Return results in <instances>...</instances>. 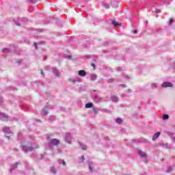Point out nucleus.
Segmentation results:
<instances>
[{"label":"nucleus","instance_id":"e433bc0d","mask_svg":"<svg viewBox=\"0 0 175 175\" xmlns=\"http://www.w3.org/2000/svg\"><path fill=\"white\" fill-rule=\"evenodd\" d=\"M94 113H95V114H96V109H94Z\"/></svg>","mask_w":175,"mask_h":175},{"label":"nucleus","instance_id":"9b49d317","mask_svg":"<svg viewBox=\"0 0 175 175\" xmlns=\"http://www.w3.org/2000/svg\"><path fill=\"white\" fill-rule=\"evenodd\" d=\"M160 135H161V132L156 133L152 137V140H156V139H158Z\"/></svg>","mask_w":175,"mask_h":175},{"label":"nucleus","instance_id":"37998d69","mask_svg":"<svg viewBox=\"0 0 175 175\" xmlns=\"http://www.w3.org/2000/svg\"><path fill=\"white\" fill-rule=\"evenodd\" d=\"M142 175H147V174H142Z\"/></svg>","mask_w":175,"mask_h":175},{"label":"nucleus","instance_id":"a211bd4d","mask_svg":"<svg viewBox=\"0 0 175 175\" xmlns=\"http://www.w3.org/2000/svg\"><path fill=\"white\" fill-rule=\"evenodd\" d=\"M41 113L42 116H47V110L46 109H42Z\"/></svg>","mask_w":175,"mask_h":175},{"label":"nucleus","instance_id":"c9c22d12","mask_svg":"<svg viewBox=\"0 0 175 175\" xmlns=\"http://www.w3.org/2000/svg\"><path fill=\"white\" fill-rule=\"evenodd\" d=\"M92 66L94 68V69H95V64H92Z\"/></svg>","mask_w":175,"mask_h":175},{"label":"nucleus","instance_id":"7c9ffc66","mask_svg":"<svg viewBox=\"0 0 175 175\" xmlns=\"http://www.w3.org/2000/svg\"><path fill=\"white\" fill-rule=\"evenodd\" d=\"M81 161H82V162H84V160L85 159V158H84V156H81Z\"/></svg>","mask_w":175,"mask_h":175},{"label":"nucleus","instance_id":"a19ab883","mask_svg":"<svg viewBox=\"0 0 175 175\" xmlns=\"http://www.w3.org/2000/svg\"><path fill=\"white\" fill-rule=\"evenodd\" d=\"M8 140H10V138H9V137H8Z\"/></svg>","mask_w":175,"mask_h":175},{"label":"nucleus","instance_id":"2eb2a0df","mask_svg":"<svg viewBox=\"0 0 175 175\" xmlns=\"http://www.w3.org/2000/svg\"><path fill=\"white\" fill-rule=\"evenodd\" d=\"M91 80L95 81L96 80V75L90 74Z\"/></svg>","mask_w":175,"mask_h":175},{"label":"nucleus","instance_id":"473e14b6","mask_svg":"<svg viewBox=\"0 0 175 175\" xmlns=\"http://www.w3.org/2000/svg\"><path fill=\"white\" fill-rule=\"evenodd\" d=\"M15 24L18 26H20V23H18V22H15Z\"/></svg>","mask_w":175,"mask_h":175},{"label":"nucleus","instance_id":"f704fd0d","mask_svg":"<svg viewBox=\"0 0 175 175\" xmlns=\"http://www.w3.org/2000/svg\"><path fill=\"white\" fill-rule=\"evenodd\" d=\"M23 20H24L25 22L28 21V19H27V18H24Z\"/></svg>","mask_w":175,"mask_h":175},{"label":"nucleus","instance_id":"4c0bfd02","mask_svg":"<svg viewBox=\"0 0 175 175\" xmlns=\"http://www.w3.org/2000/svg\"><path fill=\"white\" fill-rule=\"evenodd\" d=\"M29 12H32V10H31V8H29Z\"/></svg>","mask_w":175,"mask_h":175},{"label":"nucleus","instance_id":"7ed1b4c3","mask_svg":"<svg viewBox=\"0 0 175 175\" xmlns=\"http://www.w3.org/2000/svg\"><path fill=\"white\" fill-rule=\"evenodd\" d=\"M72 139V137L70 136V133H67L65 137V140L68 143V144H70V139Z\"/></svg>","mask_w":175,"mask_h":175},{"label":"nucleus","instance_id":"4be33fe9","mask_svg":"<svg viewBox=\"0 0 175 175\" xmlns=\"http://www.w3.org/2000/svg\"><path fill=\"white\" fill-rule=\"evenodd\" d=\"M169 119V115L164 114L163 115V120H168Z\"/></svg>","mask_w":175,"mask_h":175},{"label":"nucleus","instance_id":"6ab92c4d","mask_svg":"<svg viewBox=\"0 0 175 175\" xmlns=\"http://www.w3.org/2000/svg\"><path fill=\"white\" fill-rule=\"evenodd\" d=\"M51 173H53V174H55L57 173V170H55V168L54 167H51Z\"/></svg>","mask_w":175,"mask_h":175},{"label":"nucleus","instance_id":"aec40b11","mask_svg":"<svg viewBox=\"0 0 175 175\" xmlns=\"http://www.w3.org/2000/svg\"><path fill=\"white\" fill-rule=\"evenodd\" d=\"M116 122L118 123V124H122V119L120 118H118L116 120Z\"/></svg>","mask_w":175,"mask_h":175},{"label":"nucleus","instance_id":"bb28decb","mask_svg":"<svg viewBox=\"0 0 175 175\" xmlns=\"http://www.w3.org/2000/svg\"><path fill=\"white\" fill-rule=\"evenodd\" d=\"M152 88H157V84L156 83H152Z\"/></svg>","mask_w":175,"mask_h":175},{"label":"nucleus","instance_id":"9d476101","mask_svg":"<svg viewBox=\"0 0 175 175\" xmlns=\"http://www.w3.org/2000/svg\"><path fill=\"white\" fill-rule=\"evenodd\" d=\"M162 85L165 88H166L167 87H172V83H170V82H165V83H163Z\"/></svg>","mask_w":175,"mask_h":175},{"label":"nucleus","instance_id":"cd10ccee","mask_svg":"<svg viewBox=\"0 0 175 175\" xmlns=\"http://www.w3.org/2000/svg\"><path fill=\"white\" fill-rule=\"evenodd\" d=\"M28 2H30L31 3H35V0H28Z\"/></svg>","mask_w":175,"mask_h":175},{"label":"nucleus","instance_id":"2f4dec72","mask_svg":"<svg viewBox=\"0 0 175 175\" xmlns=\"http://www.w3.org/2000/svg\"><path fill=\"white\" fill-rule=\"evenodd\" d=\"M173 23V19L170 20V25Z\"/></svg>","mask_w":175,"mask_h":175},{"label":"nucleus","instance_id":"5701e85b","mask_svg":"<svg viewBox=\"0 0 175 175\" xmlns=\"http://www.w3.org/2000/svg\"><path fill=\"white\" fill-rule=\"evenodd\" d=\"M89 170L91 173H92L93 170H92V164L89 163Z\"/></svg>","mask_w":175,"mask_h":175},{"label":"nucleus","instance_id":"1a4fd4ad","mask_svg":"<svg viewBox=\"0 0 175 175\" xmlns=\"http://www.w3.org/2000/svg\"><path fill=\"white\" fill-rule=\"evenodd\" d=\"M17 166H18V163H16L14 165H12L10 167V172H12V170H14V169H16Z\"/></svg>","mask_w":175,"mask_h":175},{"label":"nucleus","instance_id":"f257e3e1","mask_svg":"<svg viewBox=\"0 0 175 175\" xmlns=\"http://www.w3.org/2000/svg\"><path fill=\"white\" fill-rule=\"evenodd\" d=\"M23 150L25 152H29V151H32V150H33V148H32V146H26L23 147Z\"/></svg>","mask_w":175,"mask_h":175},{"label":"nucleus","instance_id":"c756f323","mask_svg":"<svg viewBox=\"0 0 175 175\" xmlns=\"http://www.w3.org/2000/svg\"><path fill=\"white\" fill-rule=\"evenodd\" d=\"M156 13H161V10H159V9H157V10H156Z\"/></svg>","mask_w":175,"mask_h":175},{"label":"nucleus","instance_id":"58836bf2","mask_svg":"<svg viewBox=\"0 0 175 175\" xmlns=\"http://www.w3.org/2000/svg\"><path fill=\"white\" fill-rule=\"evenodd\" d=\"M41 74L43 75V70H41Z\"/></svg>","mask_w":175,"mask_h":175},{"label":"nucleus","instance_id":"423d86ee","mask_svg":"<svg viewBox=\"0 0 175 175\" xmlns=\"http://www.w3.org/2000/svg\"><path fill=\"white\" fill-rule=\"evenodd\" d=\"M3 131L4 132V133L7 134L11 133L10 129L8 126L4 127L3 129Z\"/></svg>","mask_w":175,"mask_h":175},{"label":"nucleus","instance_id":"f03ea898","mask_svg":"<svg viewBox=\"0 0 175 175\" xmlns=\"http://www.w3.org/2000/svg\"><path fill=\"white\" fill-rule=\"evenodd\" d=\"M50 144H53V146H58V144H59V140L57 139H53L51 140Z\"/></svg>","mask_w":175,"mask_h":175},{"label":"nucleus","instance_id":"f3484780","mask_svg":"<svg viewBox=\"0 0 175 175\" xmlns=\"http://www.w3.org/2000/svg\"><path fill=\"white\" fill-rule=\"evenodd\" d=\"M59 163L61 165V163H62L63 166H66V163H65V161L64 160H62V159H59L58 161Z\"/></svg>","mask_w":175,"mask_h":175},{"label":"nucleus","instance_id":"6e6552de","mask_svg":"<svg viewBox=\"0 0 175 175\" xmlns=\"http://www.w3.org/2000/svg\"><path fill=\"white\" fill-rule=\"evenodd\" d=\"M53 72L55 76H56L57 77H59V71H58V70L53 68Z\"/></svg>","mask_w":175,"mask_h":175},{"label":"nucleus","instance_id":"393cba45","mask_svg":"<svg viewBox=\"0 0 175 175\" xmlns=\"http://www.w3.org/2000/svg\"><path fill=\"white\" fill-rule=\"evenodd\" d=\"M172 170H173V167H167V172L168 173H170V172H172Z\"/></svg>","mask_w":175,"mask_h":175},{"label":"nucleus","instance_id":"b1692460","mask_svg":"<svg viewBox=\"0 0 175 175\" xmlns=\"http://www.w3.org/2000/svg\"><path fill=\"white\" fill-rule=\"evenodd\" d=\"M10 50L8 48H4L3 49V53H9Z\"/></svg>","mask_w":175,"mask_h":175},{"label":"nucleus","instance_id":"412c9836","mask_svg":"<svg viewBox=\"0 0 175 175\" xmlns=\"http://www.w3.org/2000/svg\"><path fill=\"white\" fill-rule=\"evenodd\" d=\"M80 146L81 147L82 150H87V146L83 144H80Z\"/></svg>","mask_w":175,"mask_h":175},{"label":"nucleus","instance_id":"a878e982","mask_svg":"<svg viewBox=\"0 0 175 175\" xmlns=\"http://www.w3.org/2000/svg\"><path fill=\"white\" fill-rule=\"evenodd\" d=\"M104 7L105 9H109V8H110V6L109 5V4H105Z\"/></svg>","mask_w":175,"mask_h":175},{"label":"nucleus","instance_id":"39448f33","mask_svg":"<svg viewBox=\"0 0 175 175\" xmlns=\"http://www.w3.org/2000/svg\"><path fill=\"white\" fill-rule=\"evenodd\" d=\"M0 118L3 121H6L8 120V116L5 113H0Z\"/></svg>","mask_w":175,"mask_h":175},{"label":"nucleus","instance_id":"ddd939ff","mask_svg":"<svg viewBox=\"0 0 175 175\" xmlns=\"http://www.w3.org/2000/svg\"><path fill=\"white\" fill-rule=\"evenodd\" d=\"M92 106H93V104H92V103H87L86 105H85V108L86 109H91V107H92Z\"/></svg>","mask_w":175,"mask_h":175},{"label":"nucleus","instance_id":"79ce46f5","mask_svg":"<svg viewBox=\"0 0 175 175\" xmlns=\"http://www.w3.org/2000/svg\"><path fill=\"white\" fill-rule=\"evenodd\" d=\"M8 140H10V138H9V137H8Z\"/></svg>","mask_w":175,"mask_h":175},{"label":"nucleus","instance_id":"72a5a7b5","mask_svg":"<svg viewBox=\"0 0 175 175\" xmlns=\"http://www.w3.org/2000/svg\"><path fill=\"white\" fill-rule=\"evenodd\" d=\"M133 33H137V30H133Z\"/></svg>","mask_w":175,"mask_h":175},{"label":"nucleus","instance_id":"c85d7f7f","mask_svg":"<svg viewBox=\"0 0 175 175\" xmlns=\"http://www.w3.org/2000/svg\"><path fill=\"white\" fill-rule=\"evenodd\" d=\"M38 44L36 42L34 43V46L36 50H38Z\"/></svg>","mask_w":175,"mask_h":175},{"label":"nucleus","instance_id":"ea45409f","mask_svg":"<svg viewBox=\"0 0 175 175\" xmlns=\"http://www.w3.org/2000/svg\"><path fill=\"white\" fill-rule=\"evenodd\" d=\"M38 44H40V42H38Z\"/></svg>","mask_w":175,"mask_h":175},{"label":"nucleus","instance_id":"0eeeda50","mask_svg":"<svg viewBox=\"0 0 175 175\" xmlns=\"http://www.w3.org/2000/svg\"><path fill=\"white\" fill-rule=\"evenodd\" d=\"M79 75L81 77H85V76H87V72H85L84 70H81L79 71Z\"/></svg>","mask_w":175,"mask_h":175},{"label":"nucleus","instance_id":"c03bdc74","mask_svg":"<svg viewBox=\"0 0 175 175\" xmlns=\"http://www.w3.org/2000/svg\"><path fill=\"white\" fill-rule=\"evenodd\" d=\"M69 59H70V56H69Z\"/></svg>","mask_w":175,"mask_h":175},{"label":"nucleus","instance_id":"4468645a","mask_svg":"<svg viewBox=\"0 0 175 175\" xmlns=\"http://www.w3.org/2000/svg\"><path fill=\"white\" fill-rule=\"evenodd\" d=\"M112 25L115 26V27H118V25H120V24L118 23H117L115 20H113L111 22Z\"/></svg>","mask_w":175,"mask_h":175},{"label":"nucleus","instance_id":"f8f14e48","mask_svg":"<svg viewBox=\"0 0 175 175\" xmlns=\"http://www.w3.org/2000/svg\"><path fill=\"white\" fill-rule=\"evenodd\" d=\"M70 80V81H72V83H75V81L80 83V81H81V79L79 78V77H77L75 79H71Z\"/></svg>","mask_w":175,"mask_h":175},{"label":"nucleus","instance_id":"20e7f679","mask_svg":"<svg viewBox=\"0 0 175 175\" xmlns=\"http://www.w3.org/2000/svg\"><path fill=\"white\" fill-rule=\"evenodd\" d=\"M139 155L142 157V158H147V154H146V152H143L142 150L138 151Z\"/></svg>","mask_w":175,"mask_h":175},{"label":"nucleus","instance_id":"dca6fc26","mask_svg":"<svg viewBox=\"0 0 175 175\" xmlns=\"http://www.w3.org/2000/svg\"><path fill=\"white\" fill-rule=\"evenodd\" d=\"M111 100H112L113 102H118V98H117V96H111Z\"/></svg>","mask_w":175,"mask_h":175}]
</instances>
